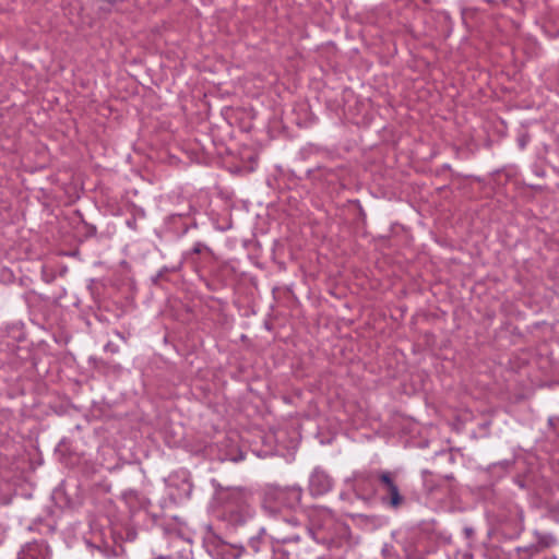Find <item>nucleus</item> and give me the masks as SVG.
<instances>
[{"label": "nucleus", "mask_w": 559, "mask_h": 559, "mask_svg": "<svg viewBox=\"0 0 559 559\" xmlns=\"http://www.w3.org/2000/svg\"><path fill=\"white\" fill-rule=\"evenodd\" d=\"M332 488V480L323 471H313L309 479V490L312 496L325 495Z\"/></svg>", "instance_id": "obj_2"}, {"label": "nucleus", "mask_w": 559, "mask_h": 559, "mask_svg": "<svg viewBox=\"0 0 559 559\" xmlns=\"http://www.w3.org/2000/svg\"><path fill=\"white\" fill-rule=\"evenodd\" d=\"M300 499L301 490L295 487L270 488L265 492V503L273 509H278L281 507L294 508L300 502Z\"/></svg>", "instance_id": "obj_1"}, {"label": "nucleus", "mask_w": 559, "mask_h": 559, "mask_svg": "<svg viewBox=\"0 0 559 559\" xmlns=\"http://www.w3.org/2000/svg\"><path fill=\"white\" fill-rule=\"evenodd\" d=\"M273 559H289L285 551H276Z\"/></svg>", "instance_id": "obj_4"}, {"label": "nucleus", "mask_w": 559, "mask_h": 559, "mask_svg": "<svg viewBox=\"0 0 559 559\" xmlns=\"http://www.w3.org/2000/svg\"><path fill=\"white\" fill-rule=\"evenodd\" d=\"M380 481H381L383 491L386 493V496L390 499L389 503L394 508L400 507L403 501V498L400 495L399 488H397L395 481L393 480L391 474L388 472L382 473L380 475Z\"/></svg>", "instance_id": "obj_3"}]
</instances>
